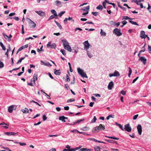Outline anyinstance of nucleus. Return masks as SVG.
Returning a JSON list of instances; mask_svg holds the SVG:
<instances>
[{
    "instance_id": "obj_1",
    "label": "nucleus",
    "mask_w": 151,
    "mask_h": 151,
    "mask_svg": "<svg viewBox=\"0 0 151 151\" xmlns=\"http://www.w3.org/2000/svg\"><path fill=\"white\" fill-rule=\"evenodd\" d=\"M105 129V126L103 124H100L99 126L93 128L92 130L93 132H94L95 131H99L102 130H104Z\"/></svg>"
},
{
    "instance_id": "obj_2",
    "label": "nucleus",
    "mask_w": 151,
    "mask_h": 151,
    "mask_svg": "<svg viewBox=\"0 0 151 151\" xmlns=\"http://www.w3.org/2000/svg\"><path fill=\"white\" fill-rule=\"evenodd\" d=\"M77 70L78 73L83 77H85L87 78V76L86 73H85L83 71L82 69H81L80 68H78Z\"/></svg>"
},
{
    "instance_id": "obj_3",
    "label": "nucleus",
    "mask_w": 151,
    "mask_h": 151,
    "mask_svg": "<svg viewBox=\"0 0 151 151\" xmlns=\"http://www.w3.org/2000/svg\"><path fill=\"white\" fill-rule=\"evenodd\" d=\"M113 32L117 36H119L122 35V34L121 32V30L120 29L116 28L114 30Z\"/></svg>"
},
{
    "instance_id": "obj_4",
    "label": "nucleus",
    "mask_w": 151,
    "mask_h": 151,
    "mask_svg": "<svg viewBox=\"0 0 151 151\" xmlns=\"http://www.w3.org/2000/svg\"><path fill=\"white\" fill-rule=\"evenodd\" d=\"M124 129L125 130L128 132H130L131 131L132 129L130 126V124H126L124 125Z\"/></svg>"
},
{
    "instance_id": "obj_5",
    "label": "nucleus",
    "mask_w": 151,
    "mask_h": 151,
    "mask_svg": "<svg viewBox=\"0 0 151 151\" xmlns=\"http://www.w3.org/2000/svg\"><path fill=\"white\" fill-rule=\"evenodd\" d=\"M47 47H50L51 48L55 49L56 47V45L54 43H53L51 45L50 42H49L47 44Z\"/></svg>"
},
{
    "instance_id": "obj_6",
    "label": "nucleus",
    "mask_w": 151,
    "mask_h": 151,
    "mask_svg": "<svg viewBox=\"0 0 151 151\" xmlns=\"http://www.w3.org/2000/svg\"><path fill=\"white\" fill-rule=\"evenodd\" d=\"M139 60H140L145 65L146 63L147 59L144 57H139Z\"/></svg>"
},
{
    "instance_id": "obj_7",
    "label": "nucleus",
    "mask_w": 151,
    "mask_h": 151,
    "mask_svg": "<svg viewBox=\"0 0 151 151\" xmlns=\"http://www.w3.org/2000/svg\"><path fill=\"white\" fill-rule=\"evenodd\" d=\"M138 134L139 135H141L142 132V127L140 124H139L137 127Z\"/></svg>"
},
{
    "instance_id": "obj_8",
    "label": "nucleus",
    "mask_w": 151,
    "mask_h": 151,
    "mask_svg": "<svg viewBox=\"0 0 151 151\" xmlns=\"http://www.w3.org/2000/svg\"><path fill=\"white\" fill-rule=\"evenodd\" d=\"M84 48L86 50H88L89 47V44L88 41H85L84 43Z\"/></svg>"
},
{
    "instance_id": "obj_9",
    "label": "nucleus",
    "mask_w": 151,
    "mask_h": 151,
    "mask_svg": "<svg viewBox=\"0 0 151 151\" xmlns=\"http://www.w3.org/2000/svg\"><path fill=\"white\" fill-rule=\"evenodd\" d=\"M35 12L42 17H43L45 16V13L42 11H36Z\"/></svg>"
},
{
    "instance_id": "obj_10",
    "label": "nucleus",
    "mask_w": 151,
    "mask_h": 151,
    "mask_svg": "<svg viewBox=\"0 0 151 151\" xmlns=\"http://www.w3.org/2000/svg\"><path fill=\"white\" fill-rule=\"evenodd\" d=\"M18 133V132L17 133H15L12 132H6L4 133L5 135L8 136H11V135H14L16 134H17Z\"/></svg>"
},
{
    "instance_id": "obj_11",
    "label": "nucleus",
    "mask_w": 151,
    "mask_h": 151,
    "mask_svg": "<svg viewBox=\"0 0 151 151\" xmlns=\"http://www.w3.org/2000/svg\"><path fill=\"white\" fill-rule=\"evenodd\" d=\"M114 83L113 81H111L110 82L108 86V89L109 90H111L114 87Z\"/></svg>"
},
{
    "instance_id": "obj_12",
    "label": "nucleus",
    "mask_w": 151,
    "mask_h": 151,
    "mask_svg": "<svg viewBox=\"0 0 151 151\" xmlns=\"http://www.w3.org/2000/svg\"><path fill=\"white\" fill-rule=\"evenodd\" d=\"M63 43V47H66V46L69 45V43L66 40H62Z\"/></svg>"
},
{
    "instance_id": "obj_13",
    "label": "nucleus",
    "mask_w": 151,
    "mask_h": 151,
    "mask_svg": "<svg viewBox=\"0 0 151 151\" xmlns=\"http://www.w3.org/2000/svg\"><path fill=\"white\" fill-rule=\"evenodd\" d=\"M29 19V21H30V22H29V24L32 25L31 27L33 28H35L36 26V24L34 22L32 21V20H31L30 19Z\"/></svg>"
},
{
    "instance_id": "obj_14",
    "label": "nucleus",
    "mask_w": 151,
    "mask_h": 151,
    "mask_svg": "<svg viewBox=\"0 0 151 151\" xmlns=\"http://www.w3.org/2000/svg\"><path fill=\"white\" fill-rule=\"evenodd\" d=\"M68 118L66 117H65L64 116H60L59 118V119L60 120H61L63 122H65V119H67Z\"/></svg>"
},
{
    "instance_id": "obj_15",
    "label": "nucleus",
    "mask_w": 151,
    "mask_h": 151,
    "mask_svg": "<svg viewBox=\"0 0 151 151\" xmlns=\"http://www.w3.org/2000/svg\"><path fill=\"white\" fill-rule=\"evenodd\" d=\"M146 35L145 34V32L143 31H142L140 32V37L142 39H145V36Z\"/></svg>"
},
{
    "instance_id": "obj_16",
    "label": "nucleus",
    "mask_w": 151,
    "mask_h": 151,
    "mask_svg": "<svg viewBox=\"0 0 151 151\" xmlns=\"http://www.w3.org/2000/svg\"><path fill=\"white\" fill-rule=\"evenodd\" d=\"M64 48L66 49V50H68V51L71 52L72 51V49L71 48V47L69 45H68L67 46H66V47H64Z\"/></svg>"
},
{
    "instance_id": "obj_17",
    "label": "nucleus",
    "mask_w": 151,
    "mask_h": 151,
    "mask_svg": "<svg viewBox=\"0 0 151 151\" xmlns=\"http://www.w3.org/2000/svg\"><path fill=\"white\" fill-rule=\"evenodd\" d=\"M54 73L55 75L59 76L60 75L61 73L60 72V70H57L56 69H55L54 70Z\"/></svg>"
},
{
    "instance_id": "obj_18",
    "label": "nucleus",
    "mask_w": 151,
    "mask_h": 151,
    "mask_svg": "<svg viewBox=\"0 0 151 151\" xmlns=\"http://www.w3.org/2000/svg\"><path fill=\"white\" fill-rule=\"evenodd\" d=\"M89 8L90 6H88L86 7H84L83 8H82L81 10L84 11H86H86L88 10L89 11Z\"/></svg>"
},
{
    "instance_id": "obj_19",
    "label": "nucleus",
    "mask_w": 151,
    "mask_h": 151,
    "mask_svg": "<svg viewBox=\"0 0 151 151\" xmlns=\"http://www.w3.org/2000/svg\"><path fill=\"white\" fill-rule=\"evenodd\" d=\"M3 35L4 36V38L6 39L8 41H10L11 40V39L10 38H9V36L5 34L4 33H3Z\"/></svg>"
},
{
    "instance_id": "obj_20",
    "label": "nucleus",
    "mask_w": 151,
    "mask_h": 151,
    "mask_svg": "<svg viewBox=\"0 0 151 151\" xmlns=\"http://www.w3.org/2000/svg\"><path fill=\"white\" fill-rule=\"evenodd\" d=\"M51 12L52 14H53V15L56 17H57L58 15L56 11L52 9L51 10Z\"/></svg>"
},
{
    "instance_id": "obj_21",
    "label": "nucleus",
    "mask_w": 151,
    "mask_h": 151,
    "mask_svg": "<svg viewBox=\"0 0 151 151\" xmlns=\"http://www.w3.org/2000/svg\"><path fill=\"white\" fill-rule=\"evenodd\" d=\"M105 137H107V138H109L111 139H116V140H119V138H117V137H108V136H105Z\"/></svg>"
},
{
    "instance_id": "obj_22",
    "label": "nucleus",
    "mask_w": 151,
    "mask_h": 151,
    "mask_svg": "<svg viewBox=\"0 0 151 151\" xmlns=\"http://www.w3.org/2000/svg\"><path fill=\"white\" fill-rule=\"evenodd\" d=\"M94 149L95 151H101L100 150V148L99 146H95L94 147Z\"/></svg>"
},
{
    "instance_id": "obj_23",
    "label": "nucleus",
    "mask_w": 151,
    "mask_h": 151,
    "mask_svg": "<svg viewBox=\"0 0 151 151\" xmlns=\"http://www.w3.org/2000/svg\"><path fill=\"white\" fill-rule=\"evenodd\" d=\"M114 76H120V74L116 70L114 71Z\"/></svg>"
},
{
    "instance_id": "obj_24",
    "label": "nucleus",
    "mask_w": 151,
    "mask_h": 151,
    "mask_svg": "<svg viewBox=\"0 0 151 151\" xmlns=\"http://www.w3.org/2000/svg\"><path fill=\"white\" fill-rule=\"evenodd\" d=\"M13 110V107L12 105L10 106L8 108V111L9 113H12Z\"/></svg>"
},
{
    "instance_id": "obj_25",
    "label": "nucleus",
    "mask_w": 151,
    "mask_h": 151,
    "mask_svg": "<svg viewBox=\"0 0 151 151\" xmlns=\"http://www.w3.org/2000/svg\"><path fill=\"white\" fill-rule=\"evenodd\" d=\"M55 22L56 23L57 25L60 29H62V27L60 24L58 23L55 20Z\"/></svg>"
},
{
    "instance_id": "obj_26",
    "label": "nucleus",
    "mask_w": 151,
    "mask_h": 151,
    "mask_svg": "<svg viewBox=\"0 0 151 151\" xmlns=\"http://www.w3.org/2000/svg\"><path fill=\"white\" fill-rule=\"evenodd\" d=\"M23 113H29V110L27 108H25L24 109L22 110Z\"/></svg>"
},
{
    "instance_id": "obj_27",
    "label": "nucleus",
    "mask_w": 151,
    "mask_h": 151,
    "mask_svg": "<svg viewBox=\"0 0 151 151\" xmlns=\"http://www.w3.org/2000/svg\"><path fill=\"white\" fill-rule=\"evenodd\" d=\"M91 150V149H88L87 148H83L81 149L80 150V151H90Z\"/></svg>"
},
{
    "instance_id": "obj_28",
    "label": "nucleus",
    "mask_w": 151,
    "mask_h": 151,
    "mask_svg": "<svg viewBox=\"0 0 151 151\" xmlns=\"http://www.w3.org/2000/svg\"><path fill=\"white\" fill-rule=\"evenodd\" d=\"M79 148V147H76V148H72L71 149H69V151H75L78 149Z\"/></svg>"
},
{
    "instance_id": "obj_29",
    "label": "nucleus",
    "mask_w": 151,
    "mask_h": 151,
    "mask_svg": "<svg viewBox=\"0 0 151 151\" xmlns=\"http://www.w3.org/2000/svg\"><path fill=\"white\" fill-rule=\"evenodd\" d=\"M100 34L101 36H105L106 35V33L104 32H103V30L102 29H101V32H100Z\"/></svg>"
},
{
    "instance_id": "obj_30",
    "label": "nucleus",
    "mask_w": 151,
    "mask_h": 151,
    "mask_svg": "<svg viewBox=\"0 0 151 151\" xmlns=\"http://www.w3.org/2000/svg\"><path fill=\"white\" fill-rule=\"evenodd\" d=\"M129 22L132 24H133L137 26L138 25V24L136 22H134L132 21V20H129Z\"/></svg>"
},
{
    "instance_id": "obj_31",
    "label": "nucleus",
    "mask_w": 151,
    "mask_h": 151,
    "mask_svg": "<svg viewBox=\"0 0 151 151\" xmlns=\"http://www.w3.org/2000/svg\"><path fill=\"white\" fill-rule=\"evenodd\" d=\"M0 45L1 47H2V49L4 50H6V48L5 46L1 42H0Z\"/></svg>"
},
{
    "instance_id": "obj_32",
    "label": "nucleus",
    "mask_w": 151,
    "mask_h": 151,
    "mask_svg": "<svg viewBox=\"0 0 151 151\" xmlns=\"http://www.w3.org/2000/svg\"><path fill=\"white\" fill-rule=\"evenodd\" d=\"M97 9L102 10L103 9V7L102 5H99L98 6H97L96 8Z\"/></svg>"
},
{
    "instance_id": "obj_33",
    "label": "nucleus",
    "mask_w": 151,
    "mask_h": 151,
    "mask_svg": "<svg viewBox=\"0 0 151 151\" xmlns=\"http://www.w3.org/2000/svg\"><path fill=\"white\" fill-rule=\"evenodd\" d=\"M129 73L128 74V76L129 77H130V75L132 73V70L129 67Z\"/></svg>"
},
{
    "instance_id": "obj_34",
    "label": "nucleus",
    "mask_w": 151,
    "mask_h": 151,
    "mask_svg": "<svg viewBox=\"0 0 151 151\" xmlns=\"http://www.w3.org/2000/svg\"><path fill=\"white\" fill-rule=\"evenodd\" d=\"M146 45V43L145 42V44H144V46H143V47L142 48L143 49L142 50H141L140 51V53H141L142 52H145V46Z\"/></svg>"
},
{
    "instance_id": "obj_35",
    "label": "nucleus",
    "mask_w": 151,
    "mask_h": 151,
    "mask_svg": "<svg viewBox=\"0 0 151 151\" xmlns=\"http://www.w3.org/2000/svg\"><path fill=\"white\" fill-rule=\"evenodd\" d=\"M25 58H21L17 63V64H18L19 63H20L22 62V60H23Z\"/></svg>"
},
{
    "instance_id": "obj_36",
    "label": "nucleus",
    "mask_w": 151,
    "mask_h": 151,
    "mask_svg": "<svg viewBox=\"0 0 151 151\" xmlns=\"http://www.w3.org/2000/svg\"><path fill=\"white\" fill-rule=\"evenodd\" d=\"M55 16L54 15H51L50 17L49 18V19L48 20H49L50 19H53V18L57 19V17H55Z\"/></svg>"
},
{
    "instance_id": "obj_37",
    "label": "nucleus",
    "mask_w": 151,
    "mask_h": 151,
    "mask_svg": "<svg viewBox=\"0 0 151 151\" xmlns=\"http://www.w3.org/2000/svg\"><path fill=\"white\" fill-rule=\"evenodd\" d=\"M84 120V119H81L78 120H77L76 122L74 123V124H77V123H78L80 122H81L83 121Z\"/></svg>"
},
{
    "instance_id": "obj_38",
    "label": "nucleus",
    "mask_w": 151,
    "mask_h": 151,
    "mask_svg": "<svg viewBox=\"0 0 151 151\" xmlns=\"http://www.w3.org/2000/svg\"><path fill=\"white\" fill-rule=\"evenodd\" d=\"M96 116H94L93 119L91 120V123H94L96 122Z\"/></svg>"
},
{
    "instance_id": "obj_39",
    "label": "nucleus",
    "mask_w": 151,
    "mask_h": 151,
    "mask_svg": "<svg viewBox=\"0 0 151 151\" xmlns=\"http://www.w3.org/2000/svg\"><path fill=\"white\" fill-rule=\"evenodd\" d=\"M123 19H125V20L132 19L131 18L128 17V16H124L123 17Z\"/></svg>"
},
{
    "instance_id": "obj_40",
    "label": "nucleus",
    "mask_w": 151,
    "mask_h": 151,
    "mask_svg": "<svg viewBox=\"0 0 151 151\" xmlns=\"http://www.w3.org/2000/svg\"><path fill=\"white\" fill-rule=\"evenodd\" d=\"M75 101V99H70L69 100H68L67 101V103H69L70 102H72V101Z\"/></svg>"
},
{
    "instance_id": "obj_41",
    "label": "nucleus",
    "mask_w": 151,
    "mask_h": 151,
    "mask_svg": "<svg viewBox=\"0 0 151 151\" xmlns=\"http://www.w3.org/2000/svg\"><path fill=\"white\" fill-rule=\"evenodd\" d=\"M106 3H109V2L108 1H106V2L104 1V2H103V6H104V7L105 9H106Z\"/></svg>"
},
{
    "instance_id": "obj_42",
    "label": "nucleus",
    "mask_w": 151,
    "mask_h": 151,
    "mask_svg": "<svg viewBox=\"0 0 151 151\" xmlns=\"http://www.w3.org/2000/svg\"><path fill=\"white\" fill-rule=\"evenodd\" d=\"M105 141L106 142H110L111 143H113L114 142V141L113 140H108L106 139H105Z\"/></svg>"
},
{
    "instance_id": "obj_43",
    "label": "nucleus",
    "mask_w": 151,
    "mask_h": 151,
    "mask_svg": "<svg viewBox=\"0 0 151 151\" xmlns=\"http://www.w3.org/2000/svg\"><path fill=\"white\" fill-rule=\"evenodd\" d=\"M99 12H92V14L94 16H96L98 14Z\"/></svg>"
},
{
    "instance_id": "obj_44",
    "label": "nucleus",
    "mask_w": 151,
    "mask_h": 151,
    "mask_svg": "<svg viewBox=\"0 0 151 151\" xmlns=\"http://www.w3.org/2000/svg\"><path fill=\"white\" fill-rule=\"evenodd\" d=\"M55 3H56V4L57 6L61 5V3L58 0H57L55 1Z\"/></svg>"
},
{
    "instance_id": "obj_45",
    "label": "nucleus",
    "mask_w": 151,
    "mask_h": 151,
    "mask_svg": "<svg viewBox=\"0 0 151 151\" xmlns=\"http://www.w3.org/2000/svg\"><path fill=\"white\" fill-rule=\"evenodd\" d=\"M37 74H35L33 76V78L37 80Z\"/></svg>"
},
{
    "instance_id": "obj_46",
    "label": "nucleus",
    "mask_w": 151,
    "mask_h": 151,
    "mask_svg": "<svg viewBox=\"0 0 151 151\" xmlns=\"http://www.w3.org/2000/svg\"><path fill=\"white\" fill-rule=\"evenodd\" d=\"M65 12V11H62L59 14H58V16L60 17H61L63 14H64Z\"/></svg>"
},
{
    "instance_id": "obj_47",
    "label": "nucleus",
    "mask_w": 151,
    "mask_h": 151,
    "mask_svg": "<svg viewBox=\"0 0 151 151\" xmlns=\"http://www.w3.org/2000/svg\"><path fill=\"white\" fill-rule=\"evenodd\" d=\"M65 50H60V52L62 53V54L64 55H65L66 54V53L65 52Z\"/></svg>"
},
{
    "instance_id": "obj_48",
    "label": "nucleus",
    "mask_w": 151,
    "mask_h": 151,
    "mask_svg": "<svg viewBox=\"0 0 151 151\" xmlns=\"http://www.w3.org/2000/svg\"><path fill=\"white\" fill-rule=\"evenodd\" d=\"M30 102H33V103H35L36 104L40 106H41V105L40 104L38 103H37V102H35V101L32 100V101H30Z\"/></svg>"
},
{
    "instance_id": "obj_49",
    "label": "nucleus",
    "mask_w": 151,
    "mask_h": 151,
    "mask_svg": "<svg viewBox=\"0 0 151 151\" xmlns=\"http://www.w3.org/2000/svg\"><path fill=\"white\" fill-rule=\"evenodd\" d=\"M42 47H43V46H42L40 48V49H39V48H38L37 49V51L38 52H39L40 51H42L43 50H42Z\"/></svg>"
},
{
    "instance_id": "obj_50",
    "label": "nucleus",
    "mask_w": 151,
    "mask_h": 151,
    "mask_svg": "<svg viewBox=\"0 0 151 151\" xmlns=\"http://www.w3.org/2000/svg\"><path fill=\"white\" fill-rule=\"evenodd\" d=\"M148 50L150 53H151V47L150 45L148 46Z\"/></svg>"
},
{
    "instance_id": "obj_51",
    "label": "nucleus",
    "mask_w": 151,
    "mask_h": 151,
    "mask_svg": "<svg viewBox=\"0 0 151 151\" xmlns=\"http://www.w3.org/2000/svg\"><path fill=\"white\" fill-rule=\"evenodd\" d=\"M24 33V26L23 25H22V33L23 34Z\"/></svg>"
},
{
    "instance_id": "obj_52",
    "label": "nucleus",
    "mask_w": 151,
    "mask_h": 151,
    "mask_svg": "<svg viewBox=\"0 0 151 151\" xmlns=\"http://www.w3.org/2000/svg\"><path fill=\"white\" fill-rule=\"evenodd\" d=\"M126 92L123 90H122L121 91V93L123 95H125L126 94Z\"/></svg>"
},
{
    "instance_id": "obj_53",
    "label": "nucleus",
    "mask_w": 151,
    "mask_h": 151,
    "mask_svg": "<svg viewBox=\"0 0 151 151\" xmlns=\"http://www.w3.org/2000/svg\"><path fill=\"white\" fill-rule=\"evenodd\" d=\"M138 116V114L134 115L133 117V119L134 120L136 119H137V117Z\"/></svg>"
},
{
    "instance_id": "obj_54",
    "label": "nucleus",
    "mask_w": 151,
    "mask_h": 151,
    "mask_svg": "<svg viewBox=\"0 0 151 151\" xmlns=\"http://www.w3.org/2000/svg\"><path fill=\"white\" fill-rule=\"evenodd\" d=\"M42 118H43V121H44L47 119V117L46 116L44 115L43 116Z\"/></svg>"
},
{
    "instance_id": "obj_55",
    "label": "nucleus",
    "mask_w": 151,
    "mask_h": 151,
    "mask_svg": "<svg viewBox=\"0 0 151 151\" xmlns=\"http://www.w3.org/2000/svg\"><path fill=\"white\" fill-rule=\"evenodd\" d=\"M66 78L67 81L68 82H69L70 81V79L68 75L67 74L66 75Z\"/></svg>"
},
{
    "instance_id": "obj_56",
    "label": "nucleus",
    "mask_w": 151,
    "mask_h": 151,
    "mask_svg": "<svg viewBox=\"0 0 151 151\" xmlns=\"http://www.w3.org/2000/svg\"><path fill=\"white\" fill-rule=\"evenodd\" d=\"M28 44H26V45H24L22 46V47L23 49L27 47H28Z\"/></svg>"
},
{
    "instance_id": "obj_57",
    "label": "nucleus",
    "mask_w": 151,
    "mask_h": 151,
    "mask_svg": "<svg viewBox=\"0 0 151 151\" xmlns=\"http://www.w3.org/2000/svg\"><path fill=\"white\" fill-rule=\"evenodd\" d=\"M109 24L110 25H114V24H115V23L113 21H112L109 22Z\"/></svg>"
},
{
    "instance_id": "obj_58",
    "label": "nucleus",
    "mask_w": 151,
    "mask_h": 151,
    "mask_svg": "<svg viewBox=\"0 0 151 151\" xmlns=\"http://www.w3.org/2000/svg\"><path fill=\"white\" fill-rule=\"evenodd\" d=\"M4 64L2 62H0V68L4 67Z\"/></svg>"
},
{
    "instance_id": "obj_59",
    "label": "nucleus",
    "mask_w": 151,
    "mask_h": 151,
    "mask_svg": "<svg viewBox=\"0 0 151 151\" xmlns=\"http://www.w3.org/2000/svg\"><path fill=\"white\" fill-rule=\"evenodd\" d=\"M139 78L138 77H137L135 79H134L132 81V83H134Z\"/></svg>"
},
{
    "instance_id": "obj_60",
    "label": "nucleus",
    "mask_w": 151,
    "mask_h": 151,
    "mask_svg": "<svg viewBox=\"0 0 151 151\" xmlns=\"http://www.w3.org/2000/svg\"><path fill=\"white\" fill-rule=\"evenodd\" d=\"M127 22L125 20H124L122 22V23L123 24V25H125L127 23Z\"/></svg>"
},
{
    "instance_id": "obj_61",
    "label": "nucleus",
    "mask_w": 151,
    "mask_h": 151,
    "mask_svg": "<svg viewBox=\"0 0 151 151\" xmlns=\"http://www.w3.org/2000/svg\"><path fill=\"white\" fill-rule=\"evenodd\" d=\"M77 30H79L80 31H81L82 30V29H81V28H78V27H77V28H76V29H75V30L76 31H77Z\"/></svg>"
},
{
    "instance_id": "obj_62",
    "label": "nucleus",
    "mask_w": 151,
    "mask_h": 151,
    "mask_svg": "<svg viewBox=\"0 0 151 151\" xmlns=\"http://www.w3.org/2000/svg\"><path fill=\"white\" fill-rule=\"evenodd\" d=\"M56 109L58 111H59L61 110V108L59 107H57L56 108Z\"/></svg>"
},
{
    "instance_id": "obj_63",
    "label": "nucleus",
    "mask_w": 151,
    "mask_h": 151,
    "mask_svg": "<svg viewBox=\"0 0 151 151\" xmlns=\"http://www.w3.org/2000/svg\"><path fill=\"white\" fill-rule=\"evenodd\" d=\"M19 144L21 146H24L26 145V143H22L20 142H19Z\"/></svg>"
},
{
    "instance_id": "obj_64",
    "label": "nucleus",
    "mask_w": 151,
    "mask_h": 151,
    "mask_svg": "<svg viewBox=\"0 0 151 151\" xmlns=\"http://www.w3.org/2000/svg\"><path fill=\"white\" fill-rule=\"evenodd\" d=\"M15 13H10L9 14V16H13L15 15Z\"/></svg>"
}]
</instances>
